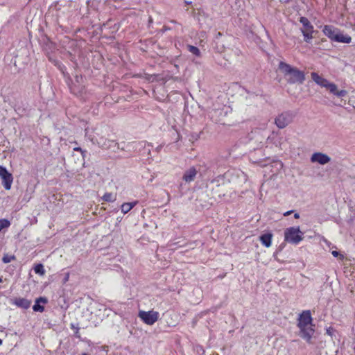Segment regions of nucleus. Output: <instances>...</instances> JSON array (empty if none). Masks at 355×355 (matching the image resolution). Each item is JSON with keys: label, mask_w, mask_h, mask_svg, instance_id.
Segmentation results:
<instances>
[{"label": "nucleus", "mask_w": 355, "mask_h": 355, "mask_svg": "<svg viewBox=\"0 0 355 355\" xmlns=\"http://www.w3.org/2000/svg\"><path fill=\"white\" fill-rule=\"evenodd\" d=\"M297 327L300 329V336L306 342L311 343V338L314 334L312 324V318L310 311H304L299 316Z\"/></svg>", "instance_id": "nucleus-1"}, {"label": "nucleus", "mask_w": 355, "mask_h": 355, "mask_svg": "<svg viewBox=\"0 0 355 355\" xmlns=\"http://www.w3.org/2000/svg\"><path fill=\"white\" fill-rule=\"evenodd\" d=\"M279 69L284 73L286 81L290 84L297 83L302 84L305 80V75L303 71L284 62H279Z\"/></svg>", "instance_id": "nucleus-2"}, {"label": "nucleus", "mask_w": 355, "mask_h": 355, "mask_svg": "<svg viewBox=\"0 0 355 355\" xmlns=\"http://www.w3.org/2000/svg\"><path fill=\"white\" fill-rule=\"evenodd\" d=\"M323 33L331 41L349 44L352 37L348 35H343L342 31L331 25H325L322 28Z\"/></svg>", "instance_id": "nucleus-3"}, {"label": "nucleus", "mask_w": 355, "mask_h": 355, "mask_svg": "<svg viewBox=\"0 0 355 355\" xmlns=\"http://www.w3.org/2000/svg\"><path fill=\"white\" fill-rule=\"evenodd\" d=\"M304 233L301 232L299 227H291L286 229L284 232L285 241L297 245L303 240Z\"/></svg>", "instance_id": "nucleus-4"}, {"label": "nucleus", "mask_w": 355, "mask_h": 355, "mask_svg": "<svg viewBox=\"0 0 355 355\" xmlns=\"http://www.w3.org/2000/svg\"><path fill=\"white\" fill-rule=\"evenodd\" d=\"M293 117L294 115L291 112H284L275 118V123L279 128L283 129L293 121Z\"/></svg>", "instance_id": "nucleus-5"}, {"label": "nucleus", "mask_w": 355, "mask_h": 355, "mask_svg": "<svg viewBox=\"0 0 355 355\" xmlns=\"http://www.w3.org/2000/svg\"><path fill=\"white\" fill-rule=\"evenodd\" d=\"M139 317L146 324L152 325L157 321L159 313L153 310L149 311H140L139 312Z\"/></svg>", "instance_id": "nucleus-6"}, {"label": "nucleus", "mask_w": 355, "mask_h": 355, "mask_svg": "<svg viewBox=\"0 0 355 355\" xmlns=\"http://www.w3.org/2000/svg\"><path fill=\"white\" fill-rule=\"evenodd\" d=\"M311 78L316 84L321 86L322 87H325L329 92H334L336 89V84L330 83L327 79L319 76L317 73L312 72Z\"/></svg>", "instance_id": "nucleus-7"}, {"label": "nucleus", "mask_w": 355, "mask_h": 355, "mask_svg": "<svg viewBox=\"0 0 355 355\" xmlns=\"http://www.w3.org/2000/svg\"><path fill=\"white\" fill-rule=\"evenodd\" d=\"M0 177L2 179V184L5 189L10 190L12 183L13 178L6 167L0 166Z\"/></svg>", "instance_id": "nucleus-8"}, {"label": "nucleus", "mask_w": 355, "mask_h": 355, "mask_svg": "<svg viewBox=\"0 0 355 355\" xmlns=\"http://www.w3.org/2000/svg\"><path fill=\"white\" fill-rule=\"evenodd\" d=\"M330 160V157L322 153H315L311 157V162H317L322 165L329 163Z\"/></svg>", "instance_id": "nucleus-9"}, {"label": "nucleus", "mask_w": 355, "mask_h": 355, "mask_svg": "<svg viewBox=\"0 0 355 355\" xmlns=\"http://www.w3.org/2000/svg\"><path fill=\"white\" fill-rule=\"evenodd\" d=\"M197 173H198V171L196 169V168L191 167L184 171L182 179L186 182L189 183L191 182H193L195 180Z\"/></svg>", "instance_id": "nucleus-10"}, {"label": "nucleus", "mask_w": 355, "mask_h": 355, "mask_svg": "<svg viewBox=\"0 0 355 355\" xmlns=\"http://www.w3.org/2000/svg\"><path fill=\"white\" fill-rule=\"evenodd\" d=\"M12 304H15L18 307L27 309L31 306V301L25 298H15L12 300Z\"/></svg>", "instance_id": "nucleus-11"}, {"label": "nucleus", "mask_w": 355, "mask_h": 355, "mask_svg": "<svg viewBox=\"0 0 355 355\" xmlns=\"http://www.w3.org/2000/svg\"><path fill=\"white\" fill-rule=\"evenodd\" d=\"M300 22L303 25V28L301 29V31H313V26L306 17H301L300 18Z\"/></svg>", "instance_id": "nucleus-12"}, {"label": "nucleus", "mask_w": 355, "mask_h": 355, "mask_svg": "<svg viewBox=\"0 0 355 355\" xmlns=\"http://www.w3.org/2000/svg\"><path fill=\"white\" fill-rule=\"evenodd\" d=\"M272 238V234L271 233H266V234H262L260 236V241H261V243L263 245L268 248L271 245Z\"/></svg>", "instance_id": "nucleus-13"}, {"label": "nucleus", "mask_w": 355, "mask_h": 355, "mask_svg": "<svg viewBox=\"0 0 355 355\" xmlns=\"http://www.w3.org/2000/svg\"><path fill=\"white\" fill-rule=\"evenodd\" d=\"M329 92L338 97L345 96L347 94V92L345 89L338 90L336 85V89H335L334 92Z\"/></svg>", "instance_id": "nucleus-14"}, {"label": "nucleus", "mask_w": 355, "mask_h": 355, "mask_svg": "<svg viewBox=\"0 0 355 355\" xmlns=\"http://www.w3.org/2000/svg\"><path fill=\"white\" fill-rule=\"evenodd\" d=\"M313 31H302V33L306 42L309 43L310 41L313 39Z\"/></svg>", "instance_id": "nucleus-15"}, {"label": "nucleus", "mask_w": 355, "mask_h": 355, "mask_svg": "<svg viewBox=\"0 0 355 355\" xmlns=\"http://www.w3.org/2000/svg\"><path fill=\"white\" fill-rule=\"evenodd\" d=\"M187 49L190 53L195 55L196 56H197V57L200 56V51L198 47L192 46V45H188Z\"/></svg>", "instance_id": "nucleus-16"}, {"label": "nucleus", "mask_w": 355, "mask_h": 355, "mask_svg": "<svg viewBox=\"0 0 355 355\" xmlns=\"http://www.w3.org/2000/svg\"><path fill=\"white\" fill-rule=\"evenodd\" d=\"M102 198L106 202H114L116 200V198L112 193H105Z\"/></svg>", "instance_id": "nucleus-17"}, {"label": "nucleus", "mask_w": 355, "mask_h": 355, "mask_svg": "<svg viewBox=\"0 0 355 355\" xmlns=\"http://www.w3.org/2000/svg\"><path fill=\"white\" fill-rule=\"evenodd\" d=\"M10 225V223L7 219H1L0 220V232L3 229L8 227Z\"/></svg>", "instance_id": "nucleus-18"}, {"label": "nucleus", "mask_w": 355, "mask_h": 355, "mask_svg": "<svg viewBox=\"0 0 355 355\" xmlns=\"http://www.w3.org/2000/svg\"><path fill=\"white\" fill-rule=\"evenodd\" d=\"M33 309L34 311L43 312L44 310V307L40 305V303H37L35 302V304L33 306Z\"/></svg>", "instance_id": "nucleus-19"}, {"label": "nucleus", "mask_w": 355, "mask_h": 355, "mask_svg": "<svg viewBox=\"0 0 355 355\" xmlns=\"http://www.w3.org/2000/svg\"><path fill=\"white\" fill-rule=\"evenodd\" d=\"M15 257L13 255L5 254L2 259V261L4 263H8L11 261V260L15 259Z\"/></svg>", "instance_id": "nucleus-20"}, {"label": "nucleus", "mask_w": 355, "mask_h": 355, "mask_svg": "<svg viewBox=\"0 0 355 355\" xmlns=\"http://www.w3.org/2000/svg\"><path fill=\"white\" fill-rule=\"evenodd\" d=\"M121 211L123 213V214H127L128 212H129L131 209L130 208L128 207V203H123L122 205H121Z\"/></svg>", "instance_id": "nucleus-21"}, {"label": "nucleus", "mask_w": 355, "mask_h": 355, "mask_svg": "<svg viewBox=\"0 0 355 355\" xmlns=\"http://www.w3.org/2000/svg\"><path fill=\"white\" fill-rule=\"evenodd\" d=\"M114 141H110V140H107V141H105L103 144H101V147L104 148H111V144H114Z\"/></svg>", "instance_id": "nucleus-22"}, {"label": "nucleus", "mask_w": 355, "mask_h": 355, "mask_svg": "<svg viewBox=\"0 0 355 355\" xmlns=\"http://www.w3.org/2000/svg\"><path fill=\"white\" fill-rule=\"evenodd\" d=\"M34 268L35 272L41 276L44 275L45 273V270H44V268Z\"/></svg>", "instance_id": "nucleus-23"}, {"label": "nucleus", "mask_w": 355, "mask_h": 355, "mask_svg": "<svg viewBox=\"0 0 355 355\" xmlns=\"http://www.w3.org/2000/svg\"><path fill=\"white\" fill-rule=\"evenodd\" d=\"M331 254L334 257H338L340 259H343L344 258V255L340 254L338 251L334 250L331 252Z\"/></svg>", "instance_id": "nucleus-24"}, {"label": "nucleus", "mask_w": 355, "mask_h": 355, "mask_svg": "<svg viewBox=\"0 0 355 355\" xmlns=\"http://www.w3.org/2000/svg\"><path fill=\"white\" fill-rule=\"evenodd\" d=\"M36 302L37 303H42V304H46L48 302L47 298L44 297H40L36 300Z\"/></svg>", "instance_id": "nucleus-25"}, {"label": "nucleus", "mask_w": 355, "mask_h": 355, "mask_svg": "<svg viewBox=\"0 0 355 355\" xmlns=\"http://www.w3.org/2000/svg\"><path fill=\"white\" fill-rule=\"evenodd\" d=\"M73 150L75 151H80L82 154V156L84 157L85 155V153H87L86 150H83L80 147H75L73 148Z\"/></svg>", "instance_id": "nucleus-26"}, {"label": "nucleus", "mask_w": 355, "mask_h": 355, "mask_svg": "<svg viewBox=\"0 0 355 355\" xmlns=\"http://www.w3.org/2000/svg\"><path fill=\"white\" fill-rule=\"evenodd\" d=\"M128 207L130 208V209H132L137 204V202H128Z\"/></svg>", "instance_id": "nucleus-27"}, {"label": "nucleus", "mask_w": 355, "mask_h": 355, "mask_svg": "<svg viewBox=\"0 0 355 355\" xmlns=\"http://www.w3.org/2000/svg\"><path fill=\"white\" fill-rule=\"evenodd\" d=\"M293 212H294V210H290V211H286V212H285V213L284 214V216H289L290 214H292V213H293Z\"/></svg>", "instance_id": "nucleus-28"}, {"label": "nucleus", "mask_w": 355, "mask_h": 355, "mask_svg": "<svg viewBox=\"0 0 355 355\" xmlns=\"http://www.w3.org/2000/svg\"><path fill=\"white\" fill-rule=\"evenodd\" d=\"M294 218L296 219L300 218V214L298 213H295Z\"/></svg>", "instance_id": "nucleus-29"}, {"label": "nucleus", "mask_w": 355, "mask_h": 355, "mask_svg": "<svg viewBox=\"0 0 355 355\" xmlns=\"http://www.w3.org/2000/svg\"><path fill=\"white\" fill-rule=\"evenodd\" d=\"M68 279H69V274H67L66 277L64 279V282H66L67 281H68Z\"/></svg>", "instance_id": "nucleus-30"}, {"label": "nucleus", "mask_w": 355, "mask_h": 355, "mask_svg": "<svg viewBox=\"0 0 355 355\" xmlns=\"http://www.w3.org/2000/svg\"><path fill=\"white\" fill-rule=\"evenodd\" d=\"M33 266H38V267H40V266H43V265L42 263H36Z\"/></svg>", "instance_id": "nucleus-31"}, {"label": "nucleus", "mask_w": 355, "mask_h": 355, "mask_svg": "<svg viewBox=\"0 0 355 355\" xmlns=\"http://www.w3.org/2000/svg\"><path fill=\"white\" fill-rule=\"evenodd\" d=\"M114 146L117 147V148H119V144L114 143Z\"/></svg>", "instance_id": "nucleus-32"}, {"label": "nucleus", "mask_w": 355, "mask_h": 355, "mask_svg": "<svg viewBox=\"0 0 355 355\" xmlns=\"http://www.w3.org/2000/svg\"><path fill=\"white\" fill-rule=\"evenodd\" d=\"M153 21V19L151 17L149 18V23H151Z\"/></svg>", "instance_id": "nucleus-33"}, {"label": "nucleus", "mask_w": 355, "mask_h": 355, "mask_svg": "<svg viewBox=\"0 0 355 355\" xmlns=\"http://www.w3.org/2000/svg\"><path fill=\"white\" fill-rule=\"evenodd\" d=\"M3 282L2 277H0V283Z\"/></svg>", "instance_id": "nucleus-34"}, {"label": "nucleus", "mask_w": 355, "mask_h": 355, "mask_svg": "<svg viewBox=\"0 0 355 355\" xmlns=\"http://www.w3.org/2000/svg\"><path fill=\"white\" fill-rule=\"evenodd\" d=\"M161 147H162V146H158V147L157 148V150H159V149L161 148Z\"/></svg>", "instance_id": "nucleus-35"}, {"label": "nucleus", "mask_w": 355, "mask_h": 355, "mask_svg": "<svg viewBox=\"0 0 355 355\" xmlns=\"http://www.w3.org/2000/svg\"><path fill=\"white\" fill-rule=\"evenodd\" d=\"M82 355H89V354L87 353H83Z\"/></svg>", "instance_id": "nucleus-36"}, {"label": "nucleus", "mask_w": 355, "mask_h": 355, "mask_svg": "<svg viewBox=\"0 0 355 355\" xmlns=\"http://www.w3.org/2000/svg\"><path fill=\"white\" fill-rule=\"evenodd\" d=\"M218 36H220V35H221V33H220V32H219V33H218Z\"/></svg>", "instance_id": "nucleus-37"}, {"label": "nucleus", "mask_w": 355, "mask_h": 355, "mask_svg": "<svg viewBox=\"0 0 355 355\" xmlns=\"http://www.w3.org/2000/svg\"><path fill=\"white\" fill-rule=\"evenodd\" d=\"M2 345V340L0 339V345Z\"/></svg>", "instance_id": "nucleus-38"}]
</instances>
